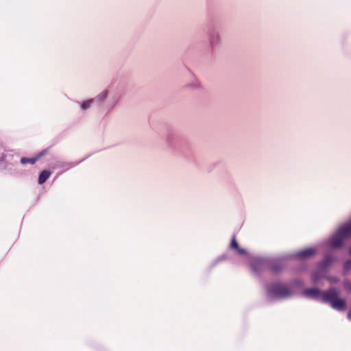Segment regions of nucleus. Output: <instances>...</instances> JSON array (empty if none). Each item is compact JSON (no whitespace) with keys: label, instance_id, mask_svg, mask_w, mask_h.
<instances>
[{"label":"nucleus","instance_id":"1","mask_svg":"<svg viewBox=\"0 0 351 351\" xmlns=\"http://www.w3.org/2000/svg\"><path fill=\"white\" fill-rule=\"evenodd\" d=\"M268 293L271 296L276 298H286L291 295L290 288L280 283L274 284L268 289Z\"/></svg>","mask_w":351,"mask_h":351},{"label":"nucleus","instance_id":"2","mask_svg":"<svg viewBox=\"0 0 351 351\" xmlns=\"http://www.w3.org/2000/svg\"><path fill=\"white\" fill-rule=\"evenodd\" d=\"M339 291L336 289L332 288L326 291L322 292V300L323 302L331 304L339 298Z\"/></svg>","mask_w":351,"mask_h":351},{"label":"nucleus","instance_id":"3","mask_svg":"<svg viewBox=\"0 0 351 351\" xmlns=\"http://www.w3.org/2000/svg\"><path fill=\"white\" fill-rule=\"evenodd\" d=\"M49 152V149H43V151H41L40 152H39L35 157H33V158H25V157H23L21 159V163L23 164V165H26V164H31V165H34L36 163V162L42 156H45V154H47V153Z\"/></svg>","mask_w":351,"mask_h":351},{"label":"nucleus","instance_id":"4","mask_svg":"<svg viewBox=\"0 0 351 351\" xmlns=\"http://www.w3.org/2000/svg\"><path fill=\"white\" fill-rule=\"evenodd\" d=\"M346 239L339 231L333 236L330 241V245L334 248H337L343 244Z\"/></svg>","mask_w":351,"mask_h":351},{"label":"nucleus","instance_id":"5","mask_svg":"<svg viewBox=\"0 0 351 351\" xmlns=\"http://www.w3.org/2000/svg\"><path fill=\"white\" fill-rule=\"evenodd\" d=\"M316 252V250L313 247H309L300 251L297 254V256L300 258H307L313 256Z\"/></svg>","mask_w":351,"mask_h":351},{"label":"nucleus","instance_id":"6","mask_svg":"<svg viewBox=\"0 0 351 351\" xmlns=\"http://www.w3.org/2000/svg\"><path fill=\"white\" fill-rule=\"evenodd\" d=\"M230 247L231 250H234L239 255H244L246 254V251L244 249L239 247L234 236L232 238Z\"/></svg>","mask_w":351,"mask_h":351},{"label":"nucleus","instance_id":"7","mask_svg":"<svg viewBox=\"0 0 351 351\" xmlns=\"http://www.w3.org/2000/svg\"><path fill=\"white\" fill-rule=\"evenodd\" d=\"M331 307L337 311H344L346 309V302L343 299L339 298L330 304Z\"/></svg>","mask_w":351,"mask_h":351},{"label":"nucleus","instance_id":"8","mask_svg":"<svg viewBox=\"0 0 351 351\" xmlns=\"http://www.w3.org/2000/svg\"><path fill=\"white\" fill-rule=\"evenodd\" d=\"M338 231L346 239L351 237V221L341 226Z\"/></svg>","mask_w":351,"mask_h":351},{"label":"nucleus","instance_id":"9","mask_svg":"<svg viewBox=\"0 0 351 351\" xmlns=\"http://www.w3.org/2000/svg\"><path fill=\"white\" fill-rule=\"evenodd\" d=\"M304 293L307 297L316 298L319 296L322 297V292H321L317 289L313 288V289H307L304 290Z\"/></svg>","mask_w":351,"mask_h":351},{"label":"nucleus","instance_id":"10","mask_svg":"<svg viewBox=\"0 0 351 351\" xmlns=\"http://www.w3.org/2000/svg\"><path fill=\"white\" fill-rule=\"evenodd\" d=\"M51 173L49 170H43L40 172L38 179V183L39 184H43L46 182V180L50 177Z\"/></svg>","mask_w":351,"mask_h":351},{"label":"nucleus","instance_id":"11","mask_svg":"<svg viewBox=\"0 0 351 351\" xmlns=\"http://www.w3.org/2000/svg\"><path fill=\"white\" fill-rule=\"evenodd\" d=\"M333 262V257L332 256H326L322 261V266L327 267Z\"/></svg>","mask_w":351,"mask_h":351},{"label":"nucleus","instance_id":"12","mask_svg":"<svg viewBox=\"0 0 351 351\" xmlns=\"http://www.w3.org/2000/svg\"><path fill=\"white\" fill-rule=\"evenodd\" d=\"M282 267L280 264H274L271 266V270L274 273H278L281 271Z\"/></svg>","mask_w":351,"mask_h":351},{"label":"nucleus","instance_id":"13","mask_svg":"<svg viewBox=\"0 0 351 351\" xmlns=\"http://www.w3.org/2000/svg\"><path fill=\"white\" fill-rule=\"evenodd\" d=\"M263 263L261 261H255L252 264V269L255 272H257V267H262Z\"/></svg>","mask_w":351,"mask_h":351},{"label":"nucleus","instance_id":"14","mask_svg":"<svg viewBox=\"0 0 351 351\" xmlns=\"http://www.w3.org/2000/svg\"><path fill=\"white\" fill-rule=\"evenodd\" d=\"M93 103V99H89V100H87V101H84L82 104H81V108L83 109V110H86L87 109L90 105Z\"/></svg>","mask_w":351,"mask_h":351},{"label":"nucleus","instance_id":"15","mask_svg":"<svg viewBox=\"0 0 351 351\" xmlns=\"http://www.w3.org/2000/svg\"><path fill=\"white\" fill-rule=\"evenodd\" d=\"M345 268L346 270H348L351 268V261H348L346 263Z\"/></svg>","mask_w":351,"mask_h":351},{"label":"nucleus","instance_id":"16","mask_svg":"<svg viewBox=\"0 0 351 351\" xmlns=\"http://www.w3.org/2000/svg\"><path fill=\"white\" fill-rule=\"evenodd\" d=\"M318 279H319V278H318V277L316 276V274H315L313 275V280L314 282H317V281L318 280Z\"/></svg>","mask_w":351,"mask_h":351},{"label":"nucleus","instance_id":"17","mask_svg":"<svg viewBox=\"0 0 351 351\" xmlns=\"http://www.w3.org/2000/svg\"><path fill=\"white\" fill-rule=\"evenodd\" d=\"M106 93H103V98H105V97H106Z\"/></svg>","mask_w":351,"mask_h":351},{"label":"nucleus","instance_id":"18","mask_svg":"<svg viewBox=\"0 0 351 351\" xmlns=\"http://www.w3.org/2000/svg\"><path fill=\"white\" fill-rule=\"evenodd\" d=\"M350 254L351 255V247H350Z\"/></svg>","mask_w":351,"mask_h":351}]
</instances>
